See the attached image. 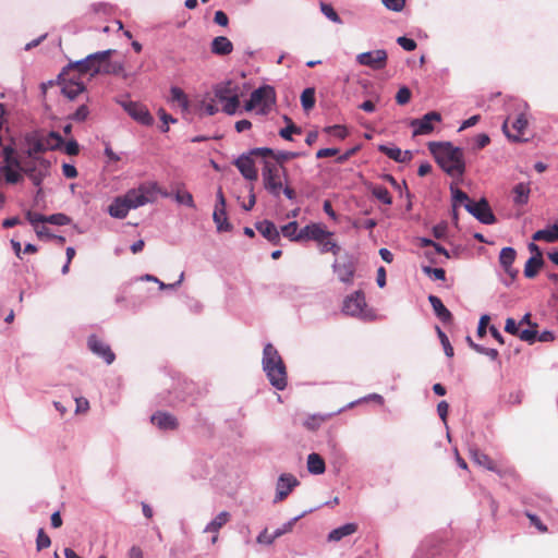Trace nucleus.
Wrapping results in <instances>:
<instances>
[{"label":"nucleus","mask_w":558,"mask_h":558,"mask_svg":"<svg viewBox=\"0 0 558 558\" xmlns=\"http://www.w3.org/2000/svg\"><path fill=\"white\" fill-rule=\"evenodd\" d=\"M161 194L168 197L167 192L162 193L155 181H146L138 186L130 189L124 195L116 197L108 207V214L117 219H124L131 209L151 204Z\"/></svg>","instance_id":"f257e3e1"},{"label":"nucleus","mask_w":558,"mask_h":558,"mask_svg":"<svg viewBox=\"0 0 558 558\" xmlns=\"http://www.w3.org/2000/svg\"><path fill=\"white\" fill-rule=\"evenodd\" d=\"M428 149L439 167L451 177H461L465 172L462 148L450 142H429Z\"/></svg>","instance_id":"f03ea898"},{"label":"nucleus","mask_w":558,"mask_h":558,"mask_svg":"<svg viewBox=\"0 0 558 558\" xmlns=\"http://www.w3.org/2000/svg\"><path fill=\"white\" fill-rule=\"evenodd\" d=\"M262 363L271 386L278 390H283L287 387L286 365L271 343H267L264 347Z\"/></svg>","instance_id":"7ed1b4c3"},{"label":"nucleus","mask_w":558,"mask_h":558,"mask_svg":"<svg viewBox=\"0 0 558 558\" xmlns=\"http://www.w3.org/2000/svg\"><path fill=\"white\" fill-rule=\"evenodd\" d=\"M114 50L108 49L90 53L82 60L69 63L65 68L72 72L76 71L77 73L75 74L78 76L82 74H90V76H95L101 73L102 63L106 59L110 58Z\"/></svg>","instance_id":"20e7f679"},{"label":"nucleus","mask_w":558,"mask_h":558,"mask_svg":"<svg viewBox=\"0 0 558 558\" xmlns=\"http://www.w3.org/2000/svg\"><path fill=\"white\" fill-rule=\"evenodd\" d=\"M58 81L62 86V94L70 100L75 99L85 90V85L80 81V76L71 70H68V68H63L61 73L58 75Z\"/></svg>","instance_id":"39448f33"},{"label":"nucleus","mask_w":558,"mask_h":558,"mask_svg":"<svg viewBox=\"0 0 558 558\" xmlns=\"http://www.w3.org/2000/svg\"><path fill=\"white\" fill-rule=\"evenodd\" d=\"M251 96L259 105L257 111L259 114H267L276 104V90L270 85L258 87L252 92Z\"/></svg>","instance_id":"423d86ee"},{"label":"nucleus","mask_w":558,"mask_h":558,"mask_svg":"<svg viewBox=\"0 0 558 558\" xmlns=\"http://www.w3.org/2000/svg\"><path fill=\"white\" fill-rule=\"evenodd\" d=\"M262 175L265 190L274 197L278 198L282 190L279 170L276 167L266 163Z\"/></svg>","instance_id":"0eeeda50"},{"label":"nucleus","mask_w":558,"mask_h":558,"mask_svg":"<svg viewBox=\"0 0 558 558\" xmlns=\"http://www.w3.org/2000/svg\"><path fill=\"white\" fill-rule=\"evenodd\" d=\"M464 207L482 223L492 225L496 221L495 215L486 198H481L478 202H469L464 204Z\"/></svg>","instance_id":"6e6552de"},{"label":"nucleus","mask_w":558,"mask_h":558,"mask_svg":"<svg viewBox=\"0 0 558 558\" xmlns=\"http://www.w3.org/2000/svg\"><path fill=\"white\" fill-rule=\"evenodd\" d=\"M300 485V481L291 473H282L276 483L274 504L283 501L292 490Z\"/></svg>","instance_id":"1a4fd4ad"},{"label":"nucleus","mask_w":558,"mask_h":558,"mask_svg":"<svg viewBox=\"0 0 558 558\" xmlns=\"http://www.w3.org/2000/svg\"><path fill=\"white\" fill-rule=\"evenodd\" d=\"M388 54L384 49L362 52L356 56V62L360 65L368 66L373 70H381L387 65Z\"/></svg>","instance_id":"9d476101"},{"label":"nucleus","mask_w":558,"mask_h":558,"mask_svg":"<svg viewBox=\"0 0 558 558\" xmlns=\"http://www.w3.org/2000/svg\"><path fill=\"white\" fill-rule=\"evenodd\" d=\"M118 102L135 121L140 122L143 125L153 124L154 119L149 113L148 109L146 108V106L132 100H122Z\"/></svg>","instance_id":"9b49d317"},{"label":"nucleus","mask_w":558,"mask_h":558,"mask_svg":"<svg viewBox=\"0 0 558 558\" xmlns=\"http://www.w3.org/2000/svg\"><path fill=\"white\" fill-rule=\"evenodd\" d=\"M441 120L440 113L437 111H430L424 114L421 119H414L411 121L413 135H426L434 131V122Z\"/></svg>","instance_id":"f8f14e48"},{"label":"nucleus","mask_w":558,"mask_h":558,"mask_svg":"<svg viewBox=\"0 0 558 558\" xmlns=\"http://www.w3.org/2000/svg\"><path fill=\"white\" fill-rule=\"evenodd\" d=\"M332 270L343 283H351L355 274V263L352 257L347 256L343 260H336Z\"/></svg>","instance_id":"ddd939ff"},{"label":"nucleus","mask_w":558,"mask_h":558,"mask_svg":"<svg viewBox=\"0 0 558 558\" xmlns=\"http://www.w3.org/2000/svg\"><path fill=\"white\" fill-rule=\"evenodd\" d=\"M89 350L97 356L104 359V361L110 365L116 360V354L112 352L109 344L97 338L96 336H90L87 341Z\"/></svg>","instance_id":"4468645a"},{"label":"nucleus","mask_w":558,"mask_h":558,"mask_svg":"<svg viewBox=\"0 0 558 558\" xmlns=\"http://www.w3.org/2000/svg\"><path fill=\"white\" fill-rule=\"evenodd\" d=\"M365 306L366 301L364 293L362 291H355L353 294L345 298L342 310L348 315L360 316Z\"/></svg>","instance_id":"2eb2a0df"},{"label":"nucleus","mask_w":558,"mask_h":558,"mask_svg":"<svg viewBox=\"0 0 558 558\" xmlns=\"http://www.w3.org/2000/svg\"><path fill=\"white\" fill-rule=\"evenodd\" d=\"M234 165L246 180L254 181L257 179V170L250 154H242L234 161Z\"/></svg>","instance_id":"dca6fc26"},{"label":"nucleus","mask_w":558,"mask_h":558,"mask_svg":"<svg viewBox=\"0 0 558 558\" xmlns=\"http://www.w3.org/2000/svg\"><path fill=\"white\" fill-rule=\"evenodd\" d=\"M25 142L27 145L26 154L32 159H40L37 157L38 154L45 151L44 141L41 140V134L39 132H32L26 134Z\"/></svg>","instance_id":"f3484780"},{"label":"nucleus","mask_w":558,"mask_h":558,"mask_svg":"<svg viewBox=\"0 0 558 558\" xmlns=\"http://www.w3.org/2000/svg\"><path fill=\"white\" fill-rule=\"evenodd\" d=\"M526 126H527V119L524 113H520L515 118V120L512 122V129L514 130L515 133L512 134L509 132L508 119L502 124V131H504L505 135L508 138L512 140L513 142H521L522 141L521 135L523 134V131L526 129Z\"/></svg>","instance_id":"a211bd4d"},{"label":"nucleus","mask_w":558,"mask_h":558,"mask_svg":"<svg viewBox=\"0 0 558 558\" xmlns=\"http://www.w3.org/2000/svg\"><path fill=\"white\" fill-rule=\"evenodd\" d=\"M256 230L270 243L279 244L280 242V232L278 231L276 225L270 220H263L255 223Z\"/></svg>","instance_id":"6ab92c4d"},{"label":"nucleus","mask_w":558,"mask_h":558,"mask_svg":"<svg viewBox=\"0 0 558 558\" xmlns=\"http://www.w3.org/2000/svg\"><path fill=\"white\" fill-rule=\"evenodd\" d=\"M517 252L513 247L507 246L500 251L499 254V263L502 269L507 275H509L512 279L517 277L518 270H515L512 265L515 259Z\"/></svg>","instance_id":"aec40b11"},{"label":"nucleus","mask_w":558,"mask_h":558,"mask_svg":"<svg viewBox=\"0 0 558 558\" xmlns=\"http://www.w3.org/2000/svg\"><path fill=\"white\" fill-rule=\"evenodd\" d=\"M512 203L515 207H523L530 201V183L520 182L512 187Z\"/></svg>","instance_id":"412c9836"},{"label":"nucleus","mask_w":558,"mask_h":558,"mask_svg":"<svg viewBox=\"0 0 558 558\" xmlns=\"http://www.w3.org/2000/svg\"><path fill=\"white\" fill-rule=\"evenodd\" d=\"M214 93L219 101H225V99L239 95V86L232 81H226L217 84Z\"/></svg>","instance_id":"4be33fe9"},{"label":"nucleus","mask_w":558,"mask_h":558,"mask_svg":"<svg viewBox=\"0 0 558 558\" xmlns=\"http://www.w3.org/2000/svg\"><path fill=\"white\" fill-rule=\"evenodd\" d=\"M378 149H379V151L385 154L387 157H389L390 159H392L399 163L409 162L412 158V154L410 150L402 151L397 146L379 145Z\"/></svg>","instance_id":"5701e85b"},{"label":"nucleus","mask_w":558,"mask_h":558,"mask_svg":"<svg viewBox=\"0 0 558 558\" xmlns=\"http://www.w3.org/2000/svg\"><path fill=\"white\" fill-rule=\"evenodd\" d=\"M440 546V538L436 535H429L421 543L420 553L421 555L435 557L441 555V551L439 550Z\"/></svg>","instance_id":"b1692460"},{"label":"nucleus","mask_w":558,"mask_h":558,"mask_svg":"<svg viewBox=\"0 0 558 558\" xmlns=\"http://www.w3.org/2000/svg\"><path fill=\"white\" fill-rule=\"evenodd\" d=\"M38 169L27 171V177L31 179L34 185L40 186L44 179L49 174L50 161L47 159H37Z\"/></svg>","instance_id":"393cba45"},{"label":"nucleus","mask_w":558,"mask_h":558,"mask_svg":"<svg viewBox=\"0 0 558 558\" xmlns=\"http://www.w3.org/2000/svg\"><path fill=\"white\" fill-rule=\"evenodd\" d=\"M150 420L154 425L162 430L174 429L178 426L177 418L166 412H157L151 416Z\"/></svg>","instance_id":"a878e982"},{"label":"nucleus","mask_w":558,"mask_h":558,"mask_svg":"<svg viewBox=\"0 0 558 558\" xmlns=\"http://www.w3.org/2000/svg\"><path fill=\"white\" fill-rule=\"evenodd\" d=\"M428 301L435 312V315L442 322L449 323L452 319L450 311L444 305L441 300L436 295H429Z\"/></svg>","instance_id":"bb28decb"},{"label":"nucleus","mask_w":558,"mask_h":558,"mask_svg":"<svg viewBox=\"0 0 558 558\" xmlns=\"http://www.w3.org/2000/svg\"><path fill=\"white\" fill-rule=\"evenodd\" d=\"M233 44L225 36L215 37L211 41V52L217 56L230 54Z\"/></svg>","instance_id":"cd10ccee"},{"label":"nucleus","mask_w":558,"mask_h":558,"mask_svg":"<svg viewBox=\"0 0 558 558\" xmlns=\"http://www.w3.org/2000/svg\"><path fill=\"white\" fill-rule=\"evenodd\" d=\"M533 241H545L547 243L558 242V223L548 226L546 229L536 231L532 235Z\"/></svg>","instance_id":"c85d7f7f"},{"label":"nucleus","mask_w":558,"mask_h":558,"mask_svg":"<svg viewBox=\"0 0 558 558\" xmlns=\"http://www.w3.org/2000/svg\"><path fill=\"white\" fill-rule=\"evenodd\" d=\"M332 233L323 229L320 226L318 225H311V226H306L302 229V235L303 236V240L304 239H310V240H314L316 242H319L320 240H323L324 238L326 236H331Z\"/></svg>","instance_id":"c756f323"},{"label":"nucleus","mask_w":558,"mask_h":558,"mask_svg":"<svg viewBox=\"0 0 558 558\" xmlns=\"http://www.w3.org/2000/svg\"><path fill=\"white\" fill-rule=\"evenodd\" d=\"M213 219L219 232H228L232 230V225L228 221L227 218L226 208H219L218 205H216Z\"/></svg>","instance_id":"7c9ffc66"},{"label":"nucleus","mask_w":558,"mask_h":558,"mask_svg":"<svg viewBox=\"0 0 558 558\" xmlns=\"http://www.w3.org/2000/svg\"><path fill=\"white\" fill-rule=\"evenodd\" d=\"M356 530L357 525L355 523H345L337 529H333L328 535V541L338 542L343 537L355 533Z\"/></svg>","instance_id":"2f4dec72"},{"label":"nucleus","mask_w":558,"mask_h":558,"mask_svg":"<svg viewBox=\"0 0 558 558\" xmlns=\"http://www.w3.org/2000/svg\"><path fill=\"white\" fill-rule=\"evenodd\" d=\"M170 101L177 104L184 112L190 108L189 98L180 87L172 86L170 88Z\"/></svg>","instance_id":"473e14b6"},{"label":"nucleus","mask_w":558,"mask_h":558,"mask_svg":"<svg viewBox=\"0 0 558 558\" xmlns=\"http://www.w3.org/2000/svg\"><path fill=\"white\" fill-rule=\"evenodd\" d=\"M307 470L311 474H323L326 470L324 459L318 453H310L307 457Z\"/></svg>","instance_id":"72a5a7b5"},{"label":"nucleus","mask_w":558,"mask_h":558,"mask_svg":"<svg viewBox=\"0 0 558 558\" xmlns=\"http://www.w3.org/2000/svg\"><path fill=\"white\" fill-rule=\"evenodd\" d=\"M41 140L44 141L45 151L59 149L64 144L62 136L56 131H50L46 135L41 134Z\"/></svg>","instance_id":"f704fd0d"},{"label":"nucleus","mask_w":558,"mask_h":558,"mask_svg":"<svg viewBox=\"0 0 558 558\" xmlns=\"http://www.w3.org/2000/svg\"><path fill=\"white\" fill-rule=\"evenodd\" d=\"M471 458L476 464H478L489 471L498 472V469H497L495 462L486 453H484L477 449L471 450Z\"/></svg>","instance_id":"c9c22d12"},{"label":"nucleus","mask_w":558,"mask_h":558,"mask_svg":"<svg viewBox=\"0 0 558 558\" xmlns=\"http://www.w3.org/2000/svg\"><path fill=\"white\" fill-rule=\"evenodd\" d=\"M230 513L228 511H221L218 513L205 527L206 533H218V531L230 520Z\"/></svg>","instance_id":"e433bc0d"},{"label":"nucleus","mask_w":558,"mask_h":558,"mask_svg":"<svg viewBox=\"0 0 558 558\" xmlns=\"http://www.w3.org/2000/svg\"><path fill=\"white\" fill-rule=\"evenodd\" d=\"M543 265V257H530L524 266V276L526 278H534Z\"/></svg>","instance_id":"4c0bfd02"},{"label":"nucleus","mask_w":558,"mask_h":558,"mask_svg":"<svg viewBox=\"0 0 558 558\" xmlns=\"http://www.w3.org/2000/svg\"><path fill=\"white\" fill-rule=\"evenodd\" d=\"M298 230H299L298 222L291 221L281 228V233L284 238H288L291 241H301V240H303V236H301L302 229L300 231H298Z\"/></svg>","instance_id":"58836bf2"},{"label":"nucleus","mask_w":558,"mask_h":558,"mask_svg":"<svg viewBox=\"0 0 558 558\" xmlns=\"http://www.w3.org/2000/svg\"><path fill=\"white\" fill-rule=\"evenodd\" d=\"M102 74H113V75H123L126 77L124 73V68L121 62L110 61V58L106 59L101 66Z\"/></svg>","instance_id":"ea45409f"},{"label":"nucleus","mask_w":558,"mask_h":558,"mask_svg":"<svg viewBox=\"0 0 558 558\" xmlns=\"http://www.w3.org/2000/svg\"><path fill=\"white\" fill-rule=\"evenodd\" d=\"M0 172L9 184H16L23 181L22 171L19 169H11L10 167H0Z\"/></svg>","instance_id":"a19ab883"},{"label":"nucleus","mask_w":558,"mask_h":558,"mask_svg":"<svg viewBox=\"0 0 558 558\" xmlns=\"http://www.w3.org/2000/svg\"><path fill=\"white\" fill-rule=\"evenodd\" d=\"M283 120L288 125L279 131V135L286 141H292V134H300L302 130L296 126L288 116H284Z\"/></svg>","instance_id":"79ce46f5"},{"label":"nucleus","mask_w":558,"mask_h":558,"mask_svg":"<svg viewBox=\"0 0 558 558\" xmlns=\"http://www.w3.org/2000/svg\"><path fill=\"white\" fill-rule=\"evenodd\" d=\"M301 105L305 111H310L315 106V88L307 87L301 94Z\"/></svg>","instance_id":"37998d69"},{"label":"nucleus","mask_w":558,"mask_h":558,"mask_svg":"<svg viewBox=\"0 0 558 558\" xmlns=\"http://www.w3.org/2000/svg\"><path fill=\"white\" fill-rule=\"evenodd\" d=\"M306 512H303L302 514L300 515H296L294 518H292L291 520H289L288 522L283 523L280 527L276 529L274 532H272V537H280L282 535H284L286 533H289L292 531L293 526L295 525V523L303 517L305 515Z\"/></svg>","instance_id":"c03bdc74"},{"label":"nucleus","mask_w":558,"mask_h":558,"mask_svg":"<svg viewBox=\"0 0 558 558\" xmlns=\"http://www.w3.org/2000/svg\"><path fill=\"white\" fill-rule=\"evenodd\" d=\"M372 194L374 197H376L378 201H380L381 203H384L386 205H390L392 203V197H391L389 191L385 186L375 185L372 189Z\"/></svg>","instance_id":"a18cd8bd"},{"label":"nucleus","mask_w":558,"mask_h":558,"mask_svg":"<svg viewBox=\"0 0 558 558\" xmlns=\"http://www.w3.org/2000/svg\"><path fill=\"white\" fill-rule=\"evenodd\" d=\"M320 246L322 253L331 252L337 255L340 252V246L331 239V236H326L318 242Z\"/></svg>","instance_id":"49530a36"},{"label":"nucleus","mask_w":558,"mask_h":558,"mask_svg":"<svg viewBox=\"0 0 558 558\" xmlns=\"http://www.w3.org/2000/svg\"><path fill=\"white\" fill-rule=\"evenodd\" d=\"M72 219L65 214L58 213L50 216H46L45 223H51L54 226H66L70 225Z\"/></svg>","instance_id":"de8ad7c7"},{"label":"nucleus","mask_w":558,"mask_h":558,"mask_svg":"<svg viewBox=\"0 0 558 558\" xmlns=\"http://www.w3.org/2000/svg\"><path fill=\"white\" fill-rule=\"evenodd\" d=\"M143 280H146V281H154V282H157V284H159V288L161 290L163 289H175L177 287H179L183 279H184V274L182 272L179 277V280L174 283H165L162 281H160L157 277L153 276V275H145L143 278Z\"/></svg>","instance_id":"09e8293b"},{"label":"nucleus","mask_w":558,"mask_h":558,"mask_svg":"<svg viewBox=\"0 0 558 558\" xmlns=\"http://www.w3.org/2000/svg\"><path fill=\"white\" fill-rule=\"evenodd\" d=\"M222 110L225 113L232 116L236 112L240 106V96H233L231 98L225 99Z\"/></svg>","instance_id":"8fccbe9b"},{"label":"nucleus","mask_w":558,"mask_h":558,"mask_svg":"<svg viewBox=\"0 0 558 558\" xmlns=\"http://www.w3.org/2000/svg\"><path fill=\"white\" fill-rule=\"evenodd\" d=\"M320 11L330 21L337 24H341L342 20L338 15V13L335 11V9L331 7V4L320 2Z\"/></svg>","instance_id":"3c124183"},{"label":"nucleus","mask_w":558,"mask_h":558,"mask_svg":"<svg viewBox=\"0 0 558 558\" xmlns=\"http://www.w3.org/2000/svg\"><path fill=\"white\" fill-rule=\"evenodd\" d=\"M324 132L327 133L328 135L338 137L340 140H344L348 136L347 128L339 124L326 126L324 129Z\"/></svg>","instance_id":"603ef678"},{"label":"nucleus","mask_w":558,"mask_h":558,"mask_svg":"<svg viewBox=\"0 0 558 558\" xmlns=\"http://www.w3.org/2000/svg\"><path fill=\"white\" fill-rule=\"evenodd\" d=\"M158 117L162 122L160 126V131L167 133L169 131V123H175L177 119H174L171 114L167 113L165 109L160 108L158 110Z\"/></svg>","instance_id":"864d4df0"},{"label":"nucleus","mask_w":558,"mask_h":558,"mask_svg":"<svg viewBox=\"0 0 558 558\" xmlns=\"http://www.w3.org/2000/svg\"><path fill=\"white\" fill-rule=\"evenodd\" d=\"M175 201L179 204H184V205H186L190 208H195V203H194L193 196L187 191H179V192H177Z\"/></svg>","instance_id":"5fc2aeb1"},{"label":"nucleus","mask_w":558,"mask_h":558,"mask_svg":"<svg viewBox=\"0 0 558 558\" xmlns=\"http://www.w3.org/2000/svg\"><path fill=\"white\" fill-rule=\"evenodd\" d=\"M89 114V110L86 105H81L72 114L69 116L70 120L75 122H84Z\"/></svg>","instance_id":"6e6d98bb"},{"label":"nucleus","mask_w":558,"mask_h":558,"mask_svg":"<svg viewBox=\"0 0 558 558\" xmlns=\"http://www.w3.org/2000/svg\"><path fill=\"white\" fill-rule=\"evenodd\" d=\"M301 154L298 151L278 150L274 151V158L277 162L282 163L288 160L299 157Z\"/></svg>","instance_id":"4d7b16f0"},{"label":"nucleus","mask_w":558,"mask_h":558,"mask_svg":"<svg viewBox=\"0 0 558 558\" xmlns=\"http://www.w3.org/2000/svg\"><path fill=\"white\" fill-rule=\"evenodd\" d=\"M425 275L433 277L435 280H445L446 271L442 268H433L430 266H422Z\"/></svg>","instance_id":"13d9d810"},{"label":"nucleus","mask_w":558,"mask_h":558,"mask_svg":"<svg viewBox=\"0 0 558 558\" xmlns=\"http://www.w3.org/2000/svg\"><path fill=\"white\" fill-rule=\"evenodd\" d=\"M437 333H438L439 340L444 347L445 354L448 357H452L453 356V348L450 344L448 337L439 327H437Z\"/></svg>","instance_id":"bf43d9fd"},{"label":"nucleus","mask_w":558,"mask_h":558,"mask_svg":"<svg viewBox=\"0 0 558 558\" xmlns=\"http://www.w3.org/2000/svg\"><path fill=\"white\" fill-rule=\"evenodd\" d=\"M25 217L27 221L36 229V227H39L40 225L45 223V215L34 213L32 210H27L25 214Z\"/></svg>","instance_id":"052dcab7"},{"label":"nucleus","mask_w":558,"mask_h":558,"mask_svg":"<svg viewBox=\"0 0 558 558\" xmlns=\"http://www.w3.org/2000/svg\"><path fill=\"white\" fill-rule=\"evenodd\" d=\"M452 191V202H453V207H457L458 205L462 204V203H469L471 202L468 194L465 192H463L462 190L460 189H451Z\"/></svg>","instance_id":"680f3d73"},{"label":"nucleus","mask_w":558,"mask_h":558,"mask_svg":"<svg viewBox=\"0 0 558 558\" xmlns=\"http://www.w3.org/2000/svg\"><path fill=\"white\" fill-rule=\"evenodd\" d=\"M473 350L480 354H484V355L488 356L492 361H496L499 355V353L496 349L485 348L481 344H474Z\"/></svg>","instance_id":"e2e57ef3"},{"label":"nucleus","mask_w":558,"mask_h":558,"mask_svg":"<svg viewBox=\"0 0 558 558\" xmlns=\"http://www.w3.org/2000/svg\"><path fill=\"white\" fill-rule=\"evenodd\" d=\"M410 99H411L410 89L405 86L401 87L396 95V101L399 105H405L410 101Z\"/></svg>","instance_id":"0e129e2a"},{"label":"nucleus","mask_w":558,"mask_h":558,"mask_svg":"<svg viewBox=\"0 0 558 558\" xmlns=\"http://www.w3.org/2000/svg\"><path fill=\"white\" fill-rule=\"evenodd\" d=\"M384 5L391 11L400 12L403 10L405 0H381Z\"/></svg>","instance_id":"69168bd1"},{"label":"nucleus","mask_w":558,"mask_h":558,"mask_svg":"<svg viewBox=\"0 0 558 558\" xmlns=\"http://www.w3.org/2000/svg\"><path fill=\"white\" fill-rule=\"evenodd\" d=\"M537 331L534 329H524L519 332V338L522 341L534 343L536 341Z\"/></svg>","instance_id":"338daca9"},{"label":"nucleus","mask_w":558,"mask_h":558,"mask_svg":"<svg viewBox=\"0 0 558 558\" xmlns=\"http://www.w3.org/2000/svg\"><path fill=\"white\" fill-rule=\"evenodd\" d=\"M397 43L407 51H413L416 48L415 40L405 36L398 37Z\"/></svg>","instance_id":"774afa93"}]
</instances>
